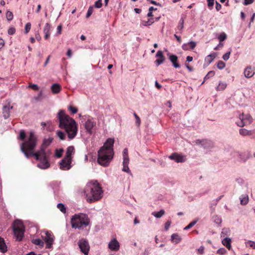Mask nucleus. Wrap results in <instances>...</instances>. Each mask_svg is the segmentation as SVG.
Masks as SVG:
<instances>
[{
	"instance_id": "obj_13",
	"label": "nucleus",
	"mask_w": 255,
	"mask_h": 255,
	"mask_svg": "<svg viewBox=\"0 0 255 255\" xmlns=\"http://www.w3.org/2000/svg\"><path fill=\"white\" fill-rule=\"evenodd\" d=\"M71 159L64 158L60 162V168L63 170H67L71 167Z\"/></svg>"
},
{
	"instance_id": "obj_21",
	"label": "nucleus",
	"mask_w": 255,
	"mask_h": 255,
	"mask_svg": "<svg viewBox=\"0 0 255 255\" xmlns=\"http://www.w3.org/2000/svg\"><path fill=\"white\" fill-rule=\"evenodd\" d=\"M51 29L50 24L46 23L43 28V32L44 33V38L47 39L50 36V31Z\"/></svg>"
},
{
	"instance_id": "obj_33",
	"label": "nucleus",
	"mask_w": 255,
	"mask_h": 255,
	"mask_svg": "<svg viewBox=\"0 0 255 255\" xmlns=\"http://www.w3.org/2000/svg\"><path fill=\"white\" fill-rule=\"evenodd\" d=\"M213 222L217 224L218 225V226H220L221 225V223L222 222V219L218 216L217 215H216V216H214L213 217Z\"/></svg>"
},
{
	"instance_id": "obj_60",
	"label": "nucleus",
	"mask_w": 255,
	"mask_h": 255,
	"mask_svg": "<svg viewBox=\"0 0 255 255\" xmlns=\"http://www.w3.org/2000/svg\"><path fill=\"white\" fill-rule=\"evenodd\" d=\"M254 0H244V4L245 5L252 3Z\"/></svg>"
},
{
	"instance_id": "obj_44",
	"label": "nucleus",
	"mask_w": 255,
	"mask_h": 255,
	"mask_svg": "<svg viewBox=\"0 0 255 255\" xmlns=\"http://www.w3.org/2000/svg\"><path fill=\"white\" fill-rule=\"evenodd\" d=\"M133 116L135 119V124L137 127H139L140 125V120L139 117L135 113H133Z\"/></svg>"
},
{
	"instance_id": "obj_12",
	"label": "nucleus",
	"mask_w": 255,
	"mask_h": 255,
	"mask_svg": "<svg viewBox=\"0 0 255 255\" xmlns=\"http://www.w3.org/2000/svg\"><path fill=\"white\" fill-rule=\"evenodd\" d=\"M194 142L196 145H201L204 148L209 149L213 146V143L212 141L208 139H196Z\"/></svg>"
},
{
	"instance_id": "obj_4",
	"label": "nucleus",
	"mask_w": 255,
	"mask_h": 255,
	"mask_svg": "<svg viewBox=\"0 0 255 255\" xmlns=\"http://www.w3.org/2000/svg\"><path fill=\"white\" fill-rule=\"evenodd\" d=\"M84 194L89 203H93L101 199L104 191L101 184L97 180L88 182L84 189Z\"/></svg>"
},
{
	"instance_id": "obj_58",
	"label": "nucleus",
	"mask_w": 255,
	"mask_h": 255,
	"mask_svg": "<svg viewBox=\"0 0 255 255\" xmlns=\"http://www.w3.org/2000/svg\"><path fill=\"white\" fill-rule=\"evenodd\" d=\"M28 87L33 89L34 90H38L39 89L38 85L34 84H30Z\"/></svg>"
},
{
	"instance_id": "obj_62",
	"label": "nucleus",
	"mask_w": 255,
	"mask_h": 255,
	"mask_svg": "<svg viewBox=\"0 0 255 255\" xmlns=\"http://www.w3.org/2000/svg\"><path fill=\"white\" fill-rule=\"evenodd\" d=\"M61 30H62L61 25H58L57 28V33L56 34L57 35L60 34L61 33Z\"/></svg>"
},
{
	"instance_id": "obj_38",
	"label": "nucleus",
	"mask_w": 255,
	"mask_h": 255,
	"mask_svg": "<svg viewBox=\"0 0 255 255\" xmlns=\"http://www.w3.org/2000/svg\"><path fill=\"white\" fill-rule=\"evenodd\" d=\"M63 151L64 150L62 148L56 149L55 151V156L58 158L61 157L62 155Z\"/></svg>"
},
{
	"instance_id": "obj_22",
	"label": "nucleus",
	"mask_w": 255,
	"mask_h": 255,
	"mask_svg": "<svg viewBox=\"0 0 255 255\" xmlns=\"http://www.w3.org/2000/svg\"><path fill=\"white\" fill-rule=\"evenodd\" d=\"M254 74V70L250 67L246 68L244 71L245 76L247 78L252 77Z\"/></svg>"
},
{
	"instance_id": "obj_24",
	"label": "nucleus",
	"mask_w": 255,
	"mask_h": 255,
	"mask_svg": "<svg viewBox=\"0 0 255 255\" xmlns=\"http://www.w3.org/2000/svg\"><path fill=\"white\" fill-rule=\"evenodd\" d=\"M51 89L53 94H55L59 93L60 92L61 87L59 84L55 83L51 86Z\"/></svg>"
},
{
	"instance_id": "obj_14",
	"label": "nucleus",
	"mask_w": 255,
	"mask_h": 255,
	"mask_svg": "<svg viewBox=\"0 0 255 255\" xmlns=\"http://www.w3.org/2000/svg\"><path fill=\"white\" fill-rule=\"evenodd\" d=\"M120 243L115 238L112 239L108 244V248L112 251H118L120 249Z\"/></svg>"
},
{
	"instance_id": "obj_7",
	"label": "nucleus",
	"mask_w": 255,
	"mask_h": 255,
	"mask_svg": "<svg viewBox=\"0 0 255 255\" xmlns=\"http://www.w3.org/2000/svg\"><path fill=\"white\" fill-rule=\"evenodd\" d=\"M86 131L91 134L93 133V129L96 125V122L93 118L84 116L83 117L82 122Z\"/></svg>"
},
{
	"instance_id": "obj_1",
	"label": "nucleus",
	"mask_w": 255,
	"mask_h": 255,
	"mask_svg": "<svg viewBox=\"0 0 255 255\" xmlns=\"http://www.w3.org/2000/svg\"><path fill=\"white\" fill-rule=\"evenodd\" d=\"M52 139H44L40 149L34 152L37 143V137L33 131H30L26 140L21 144L20 150L26 158L33 156L36 160L39 161L37 166L42 169H46L50 167L48 161V151H46V147L52 142Z\"/></svg>"
},
{
	"instance_id": "obj_17",
	"label": "nucleus",
	"mask_w": 255,
	"mask_h": 255,
	"mask_svg": "<svg viewBox=\"0 0 255 255\" xmlns=\"http://www.w3.org/2000/svg\"><path fill=\"white\" fill-rule=\"evenodd\" d=\"M12 109V106L9 104H7L3 107L2 114L4 119H7L9 117L10 110Z\"/></svg>"
},
{
	"instance_id": "obj_59",
	"label": "nucleus",
	"mask_w": 255,
	"mask_h": 255,
	"mask_svg": "<svg viewBox=\"0 0 255 255\" xmlns=\"http://www.w3.org/2000/svg\"><path fill=\"white\" fill-rule=\"evenodd\" d=\"M198 252L199 254L201 255H203L204 253V247L203 246H201L198 249Z\"/></svg>"
},
{
	"instance_id": "obj_42",
	"label": "nucleus",
	"mask_w": 255,
	"mask_h": 255,
	"mask_svg": "<svg viewBox=\"0 0 255 255\" xmlns=\"http://www.w3.org/2000/svg\"><path fill=\"white\" fill-rule=\"evenodd\" d=\"M231 52V49H230L229 51L227 52L225 54H224L223 55L222 58L225 61H227L229 59Z\"/></svg>"
},
{
	"instance_id": "obj_51",
	"label": "nucleus",
	"mask_w": 255,
	"mask_h": 255,
	"mask_svg": "<svg viewBox=\"0 0 255 255\" xmlns=\"http://www.w3.org/2000/svg\"><path fill=\"white\" fill-rule=\"evenodd\" d=\"M31 23L30 22H28L26 24L25 26V33H27L29 32L31 28Z\"/></svg>"
},
{
	"instance_id": "obj_56",
	"label": "nucleus",
	"mask_w": 255,
	"mask_h": 255,
	"mask_svg": "<svg viewBox=\"0 0 255 255\" xmlns=\"http://www.w3.org/2000/svg\"><path fill=\"white\" fill-rule=\"evenodd\" d=\"M182 48L184 50H190V47L188 43L183 44L182 46Z\"/></svg>"
},
{
	"instance_id": "obj_28",
	"label": "nucleus",
	"mask_w": 255,
	"mask_h": 255,
	"mask_svg": "<svg viewBox=\"0 0 255 255\" xmlns=\"http://www.w3.org/2000/svg\"><path fill=\"white\" fill-rule=\"evenodd\" d=\"M224 246L226 247L227 249L230 250L231 249V239L229 238H225L222 241Z\"/></svg>"
},
{
	"instance_id": "obj_48",
	"label": "nucleus",
	"mask_w": 255,
	"mask_h": 255,
	"mask_svg": "<svg viewBox=\"0 0 255 255\" xmlns=\"http://www.w3.org/2000/svg\"><path fill=\"white\" fill-rule=\"evenodd\" d=\"M235 180L236 182L241 186L243 185L245 183L244 180L241 177L237 178Z\"/></svg>"
},
{
	"instance_id": "obj_5",
	"label": "nucleus",
	"mask_w": 255,
	"mask_h": 255,
	"mask_svg": "<svg viewBox=\"0 0 255 255\" xmlns=\"http://www.w3.org/2000/svg\"><path fill=\"white\" fill-rule=\"evenodd\" d=\"M72 228L83 229L90 224V220L87 214L84 213L75 214L71 219Z\"/></svg>"
},
{
	"instance_id": "obj_11",
	"label": "nucleus",
	"mask_w": 255,
	"mask_h": 255,
	"mask_svg": "<svg viewBox=\"0 0 255 255\" xmlns=\"http://www.w3.org/2000/svg\"><path fill=\"white\" fill-rule=\"evenodd\" d=\"M78 246L81 252L85 255H88L90 249V246L87 240L82 239L79 241Z\"/></svg>"
},
{
	"instance_id": "obj_41",
	"label": "nucleus",
	"mask_w": 255,
	"mask_h": 255,
	"mask_svg": "<svg viewBox=\"0 0 255 255\" xmlns=\"http://www.w3.org/2000/svg\"><path fill=\"white\" fill-rule=\"evenodd\" d=\"M6 16L7 20L10 21L13 19V13L10 11H7L6 13Z\"/></svg>"
},
{
	"instance_id": "obj_10",
	"label": "nucleus",
	"mask_w": 255,
	"mask_h": 255,
	"mask_svg": "<svg viewBox=\"0 0 255 255\" xmlns=\"http://www.w3.org/2000/svg\"><path fill=\"white\" fill-rule=\"evenodd\" d=\"M123 168L122 170L124 172L128 173L130 175H132L131 172L128 167L129 164V158L128 156V148H126L124 149L123 152Z\"/></svg>"
},
{
	"instance_id": "obj_63",
	"label": "nucleus",
	"mask_w": 255,
	"mask_h": 255,
	"mask_svg": "<svg viewBox=\"0 0 255 255\" xmlns=\"http://www.w3.org/2000/svg\"><path fill=\"white\" fill-rule=\"evenodd\" d=\"M4 45V40L2 38H0V49H1L3 47Z\"/></svg>"
},
{
	"instance_id": "obj_52",
	"label": "nucleus",
	"mask_w": 255,
	"mask_h": 255,
	"mask_svg": "<svg viewBox=\"0 0 255 255\" xmlns=\"http://www.w3.org/2000/svg\"><path fill=\"white\" fill-rule=\"evenodd\" d=\"M190 47V49H193L196 46V43L195 41H191L188 42Z\"/></svg>"
},
{
	"instance_id": "obj_49",
	"label": "nucleus",
	"mask_w": 255,
	"mask_h": 255,
	"mask_svg": "<svg viewBox=\"0 0 255 255\" xmlns=\"http://www.w3.org/2000/svg\"><path fill=\"white\" fill-rule=\"evenodd\" d=\"M247 245L251 248L255 249V241H248L247 243Z\"/></svg>"
},
{
	"instance_id": "obj_61",
	"label": "nucleus",
	"mask_w": 255,
	"mask_h": 255,
	"mask_svg": "<svg viewBox=\"0 0 255 255\" xmlns=\"http://www.w3.org/2000/svg\"><path fill=\"white\" fill-rule=\"evenodd\" d=\"M222 8V5L218 1H216V9L217 11L220 10Z\"/></svg>"
},
{
	"instance_id": "obj_36",
	"label": "nucleus",
	"mask_w": 255,
	"mask_h": 255,
	"mask_svg": "<svg viewBox=\"0 0 255 255\" xmlns=\"http://www.w3.org/2000/svg\"><path fill=\"white\" fill-rule=\"evenodd\" d=\"M57 208L63 213H65L66 212V208L65 205L62 203H58L57 205Z\"/></svg>"
},
{
	"instance_id": "obj_18",
	"label": "nucleus",
	"mask_w": 255,
	"mask_h": 255,
	"mask_svg": "<svg viewBox=\"0 0 255 255\" xmlns=\"http://www.w3.org/2000/svg\"><path fill=\"white\" fill-rule=\"evenodd\" d=\"M51 188L53 191L55 196H58L60 191V187L59 183L57 182H53L51 184Z\"/></svg>"
},
{
	"instance_id": "obj_55",
	"label": "nucleus",
	"mask_w": 255,
	"mask_h": 255,
	"mask_svg": "<svg viewBox=\"0 0 255 255\" xmlns=\"http://www.w3.org/2000/svg\"><path fill=\"white\" fill-rule=\"evenodd\" d=\"M25 133L24 131L22 130H20V133H19V138L20 139L23 140L25 138Z\"/></svg>"
},
{
	"instance_id": "obj_43",
	"label": "nucleus",
	"mask_w": 255,
	"mask_h": 255,
	"mask_svg": "<svg viewBox=\"0 0 255 255\" xmlns=\"http://www.w3.org/2000/svg\"><path fill=\"white\" fill-rule=\"evenodd\" d=\"M227 38V35L225 33L223 32L220 34L218 37V39L220 42L224 41Z\"/></svg>"
},
{
	"instance_id": "obj_50",
	"label": "nucleus",
	"mask_w": 255,
	"mask_h": 255,
	"mask_svg": "<svg viewBox=\"0 0 255 255\" xmlns=\"http://www.w3.org/2000/svg\"><path fill=\"white\" fill-rule=\"evenodd\" d=\"M68 110L71 112L72 114H76L77 111H78V110L76 108H75L72 106H70L69 107H68Z\"/></svg>"
},
{
	"instance_id": "obj_40",
	"label": "nucleus",
	"mask_w": 255,
	"mask_h": 255,
	"mask_svg": "<svg viewBox=\"0 0 255 255\" xmlns=\"http://www.w3.org/2000/svg\"><path fill=\"white\" fill-rule=\"evenodd\" d=\"M198 220H195L189 224L186 227L184 228V230H187L193 227L197 222Z\"/></svg>"
},
{
	"instance_id": "obj_46",
	"label": "nucleus",
	"mask_w": 255,
	"mask_h": 255,
	"mask_svg": "<svg viewBox=\"0 0 255 255\" xmlns=\"http://www.w3.org/2000/svg\"><path fill=\"white\" fill-rule=\"evenodd\" d=\"M93 12V7L92 6H90L88 9V11L86 14V17L87 18H89Z\"/></svg>"
},
{
	"instance_id": "obj_37",
	"label": "nucleus",
	"mask_w": 255,
	"mask_h": 255,
	"mask_svg": "<svg viewBox=\"0 0 255 255\" xmlns=\"http://www.w3.org/2000/svg\"><path fill=\"white\" fill-rule=\"evenodd\" d=\"M57 136L61 140H64L65 138V133L61 131V130H57L56 132Z\"/></svg>"
},
{
	"instance_id": "obj_16",
	"label": "nucleus",
	"mask_w": 255,
	"mask_h": 255,
	"mask_svg": "<svg viewBox=\"0 0 255 255\" xmlns=\"http://www.w3.org/2000/svg\"><path fill=\"white\" fill-rule=\"evenodd\" d=\"M156 58H158L156 60L155 63L156 64L157 66L161 64L165 60V58L163 56V52L161 50H158L155 55Z\"/></svg>"
},
{
	"instance_id": "obj_19",
	"label": "nucleus",
	"mask_w": 255,
	"mask_h": 255,
	"mask_svg": "<svg viewBox=\"0 0 255 255\" xmlns=\"http://www.w3.org/2000/svg\"><path fill=\"white\" fill-rule=\"evenodd\" d=\"M74 152L75 149L74 146H70L68 147L64 158H66V159L68 158L72 160V155L74 153Z\"/></svg>"
},
{
	"instance_id": "obj_30",
	"label": "nucleus",
	"mask_w": 255,
	"mask_h": 255,
	"mask_svg": "<svg viewBox=\"0 0 255 255\" xmlns=\"http://www.w3.org/2000/svg\"><path fill=\"white\" fill-rule=\"evenodd\" d=\"M227 84L225 82H220L218 86L216 88L217 91H223L227 87Z\"/></svg>"
},
{
	"instance_id": "obj_3",
	"label": "nucleus",
	"mask_w": 255,
	"mask_h": 255,
	"mask_svg": "<svg viewBox=\"0 0 255 255\" xmlns=\"http://www.w3.org/2000/svg\"><path fill=\"white\" fill-rule=\"evenodd\" d=\"M114 139L108 138L98 152V162L103 166H108L112 160L114 155Z\"/></svg>"
},
{
	"instance_id": "obj_45",
	"label": "nucleus",
	"mask_w": 255,
	"mask_h": 255,
	"mask_svg": "<svg viewBox=\"0 0 255 255\" xmlns=\"http://www.w3.org/2000/svg\"><path fill=\"white\" fill-rule=\"evenodd\" d=\"M225 63L222 61H219L217 63V67L220 70L224 69L225 67Z\"/></svg>"
},
{
	"instance_id": "obj_9",
	"label": "nucleus",
	"mask_w": 255,
	"mask_h": 255,
	"mask_svg": "<svg viewBox=\"0 0 255 255\" xmlns=\"http://www.w3.org/2000/svg\"><path fill=\"white\" fill-rule=\"evenodd\" d=\"M239 120L236 122L237 125L240 127L251 124L253 121V119L250 115L243 114L239 115Z\"/></svg>"
},
{
	"instance_id": "obj_53",
	"label": "nucleus",
	"mask_w": 255,
	"mask_h": 255,
	"mask_svg": "<svg viewBox=\"0 0 255 255\" xmlns=\"http://www.w3.org/2000/svg\"><path fill=\"white\" fill-rule=\"evenodd\" d=\"M102 5V2L101 0H98L95 3V6L96 8H101Z\"/></svg>"
},
{
	"instance_id": "obj_47",
	"label": "nucleus",
	"mask_w": 255,
	"mask_h": 255,
	"mask_svg": "<svg viewBox=\"0 0 255 255\" xmlns=\"http://www.w3.org/2000/svg\"><path fill=\"white\" fill-rule=\"evenodd\" d=\"M227 253V251L225 248H222L217 251V253L220 255H224Z\"/></svg>"
},
{
	"instance_id": "obj_20",
	"label": "nucleus",
	"mask_w": 255,
	"mask_h": 255,
	"mask_svg": "<svg viewBox=\"0 0 255 255\" xmlns=\"http://www.w3.org/2000/svg\"><path fill=\"white\" fill-rule=\"evenodd\" d=\"M169 56V58L170 61L172 62L173 66L175 68H179L180 67L179 65L177 63L178 57L176 55H170L169 53L168 54Z\"/></svg>"
},
{
	"instance_id": "obj_54",
	"label": "nucleus",
	"mask_w": 255,
	"mask_h": 255,
	"mask_svg": "<svg viewBox=\"0 0 255 255\" xmlns=\"http://www.w3.org/2000/svg\"><path fill=\"white\" fill-rule=\"evenodd\" d=\"M7 32L9 35H13L15 32V29L14 27H10L8 29Z\"/></svg>"
},
{
	"instance_id": "obj_34",
	"label": "nucleus",
	"mask_w": 255,
	"mask_h": 255,
	"mask_svg": "<svg viewBox=\"0 0 255 255\" xmlns=\"http://www.w3.org/2000/svg\"><path fill=\"white\" fill-rule=\"evenodd\" d=\"M152 18L149 19L147 21H142L140 24V26H147L151 25L153 23Z\"/></svg>"
},
{
	"instance_id": "obj_23",
	"label": "nucleus",
	"mask_w": 255,
	"mask_h": 255,
	"mask_svg": "<svg viewBox=\"0 0 255 255\" xmlns=\"http://www.w3.org/2000/svg\"><path fill=\"white\" fill-rule=\"evenodd\" d=\"M216 54L215 53H213L208 55L205 58V62L208 65H209L214 60V59L216 58Z\"/></svg>"
},
{
	"instance_id": "obj_15",
	"label": "nucleus",
	"mask_w": 255,
	"mask_h": 255,
	"mask_svg": "<svg viewBox=\"0 0 255 255\" xmlns=\"http://www.w3.org/2000/svg\"><path fill=\"white\" fill-rule=\"evenodd\" d=\"M171 160H175L176 162H184L186 161V156L176 153H174L169 156Z\"/></svg>"
},
{
	"instance_id": "obj_27",
	"label": "nucleus",
	"mask_w": 255,
	"mask_h": 255,
	"mask_svg": "<svg viewBox=\"0 0 255 255\" xmlns=\"http://www.w3.org/2000/svg\"><path fill=\"white\" fill-rule=\"evenodd\" d=\"M7 251V247L3 238L0 237V252L5 253Z\"/></svg>"
},
{
	"instance_id": "obj_57",
	"label": "nucleus",
	"mask_w": 255,
	"mask_h": 255,
	"mask_svg": "<svg viewBox=\"0 0 255 255\" xmlns=\"http://www.w3.org/2000/svg\"><path fill=\"white\" fill-rule=\"evenodd\" d=\"M171 225V221H167L164 226V229L165 231H167L169 229V228L170 227Z\"/></svg>"
},
{
	"instance_id": "obj_6",
	"label": "nucleus",
	"mask_w": 255,
	"mask_h": 255,
	"mask_svg": "<svg viewBox=\"0 0 255 255\" xmlns=\"http://www.w3.org/2000/svg\"><path fill=\"white\" fill-rule=\"evenodd\" d=\"M13 232L14 236L17 241H21L24 235V226L20 220H16L14 221L13 225Z\"/></svg>"
},
{
	"instance_id": "obj_64",
	"label": "nucleus",
	"mask_w": 255,
	"mask_h": 255,
	"mask_svg": "<svg viewBox=\"0 0 255 255\" xmlns=\"http://www.w3.org/2000/svg\"><path fill=\"white\" fill-rule=\"evenodd\" d=\"M223 45H224V44H223V43H222L221 42H220L218 44V45L217 46H216V47L214 48V49L215 50H218V49H219V48L220 47H223Z\"/></svg>"
},
{
	"instance_id": "obj_2",
	"label": "nucleus",
	"mask_w": 255,
	"mask_h": 255,
	"mask_svg": "<svg viewBox=\"0 0 255 255\" xmlns=\"http://www.w3.org/2000/svg\"><path fill=\"white\" fill-rule=\"evenodd\" d=\"M57 118L59 122V127L65 130L70 140L73 139L78 131L77 124L75 121L62 110L59 111Z\"/></svg>"
},
{
	"instance_id": "obj_32",
	"label": "nucleus",
	"mask_w": 255,
	"mask_h": 255,
	"mask_svg": "<svg viewBox=\"0 0 255 255\" xmlns=\"http://www.w3.org/2000/svg\"><path fill=\"white\" fill-rule=\"evenodd\" d=\"M32 243L36 245L39 246L40 247H43L44 245V242H43L40 239H33Z\"/></svg>"
},
{
	"instance_id": "obj_39",
	"label": "nucleus",
	"mask_w": 255,
	"mask_h": 255,
	"mask_svg": "<svg viewBox=\"0 0 255 255\" xmlns=\"http://www.w3.org/2000/svg\"><path fill=\"white\" fill-rule=\"evenodd\" d=\"M184 27V20L183 18H181L179 21L177 29L179 31H182Z\"/></svg>"
},
{
	"instance_id": "obj_25",
	"label": "nucleus",
	"mask_w": 255,
	"mask_h": 255,
	"mask_svg": "<svg viewBox=\"0 0 255 255\" xmlns=\"http://www.w3.org/2000/svg\"><path fill=\"white\" fill-rule=\"evenodd\" d=\"M171 240L173 243L177 244L181 241V238L177 234H173L171 236Z\"/></svg>"
},
{
	"instance_id": "obj_35",
	"label": "nucleus",
	"mask_w": 255,
	"mask_h": 255,
	"mask_svg": "<svg viewBox=\"0 0 255 255\" xmlns=\"http://www.w3.org/2000/svg\"><path fill=\"white\" fill-rule=\"evenodd\" d=\"M231 231L229 228H223L222 229L221 236V237H225L226 236H229L230 235Z\"/></svg>"
},
{
	"instance_id": "obj_29",
	"label": "nucleus",
	"mask_w": 255,
	"mask_h": 255,
	"mask_svg": "<svg viewBox=\"0 0 255 255\" xmlns=\"http://www.w3.org/2000/svg\"><path fill=\"white\" fill-rule=\"evenodd\" d=\"M253 130H248L245 128H241L240 129V133L243 136L251 135L253 134Z\"/></svg>"
},
{
	"instance_id": "obj_8",
	"label": "nucleus",
	"mask_w": 255,
	"mask_h": 255,
	"mask_svg": "<svg viewBox=\"0 0 255 255\" xmlns=\"http://www.w3.org/2000/svg\"><path fill=\"white\" fill-rule=\"evenodd\" d=\"M41 237L46 243V248H51L54 240V237L52 233L48 231H43Z\"/></svg>"
},
{
	"instance_id": "obj_26",
	"label": "nucleus",
	"mask_w": 255,
	"mask_h": 255,
	"mask_svg": "<svg viewBox=\"0 0 255 255\" xmlns=\"http://www.w3.org/2000/svg\"><path fill=\"white\" fill-rule=\"evenodd\" d=\"M240 204L242 205H246L249 202V196L248 195H242L240 197Z\"/></svg>"
},
{
	"instance_id": "obj_31",
	"label": "nucleus",
	"mask_w": 255,
	"mask_h": 255,
	"mask_svg": "<svg viewBox=\"0 0 255 255\" xmlns=\"http://www.w3.org/2000/svg\"><path fill=\"white\" fill-rule=\"evenodd\" d=\"M165 214L164 210L161 209L159 212H153L152 213V215L156 218H161Z\"/></svg>"
}]
</instances>
